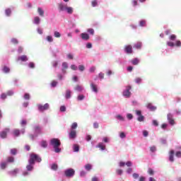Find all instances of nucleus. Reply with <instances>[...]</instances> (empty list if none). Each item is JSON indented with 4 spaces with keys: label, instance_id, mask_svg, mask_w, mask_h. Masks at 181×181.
Instances as JSON below:
<instances>
[{
    "label": "nucleus",
    "instance_id": "f257e3e1",
    "mask_svg": "<svg viewBox=\"0 0 181 181\" xmlns=\"http://www.w3.org/2000/svg\"><path fill=\"white\" fill-rule=\"evenodd\" d=\"M35 160H36L37 162H42V158L39 157V156H37V154L31 153L30 155V160H29L30 165H28L26 166L27 170L28 171L33 170V165H35Z\"/></svg>",
    "mask_w": 181,
    "mask_h": 181
},
{
    "label": "nucleus",
    "instance_id": "f03ea898",
    "mask_svg": "<svg viewBox=\"0 0 181 181\" xmlns=\"http://www.w3.org/2000/svg\"><path fill=\"white\" fill-rule=\"evenodd\" d=\"M50 145L53 146L54 151L56 153H60L62 152V148H59L60 145H62V142L59 139H52L50 140Z\"/></svg>",
    "mask_w": 181,
    "mask_h": 181
},
{
    "label": "nucleus",
    "instance_id": "7ed1b4c3",
    "mask_svg": "<svg viewBox=\"0 0 181 181\" xmlns=\"http://www.w3.org/2000/svg\"><path fill=\"white\" fill-rule=\"evenodd\" d=\"M64 173H65V176H66V177H73V176H74V175L76 173V171L73 168H69V169L66 170Z\"/></svg>",
    "mask_w": 181,
    "mask_h": 181
},
{
    "label": "nucleus",
    "instance_id": "20e7f679",
    "mask_svg": "<svg viewBox=\"0 0 181 181\" xmlns=\"http://www.w3.org/2000/svg\"><path fill=\"white\" fill-rule=\"evenodd\" d=\"M136 115H138L137 121L139 122H144L145 121V117L142 115V112L141 110H135Z\"/></svg>",
    "mask_w": 181,
    "mask_h": 181
},
{
    "label": "nucleus",
    "instance_id": "39448f33",
    "mask_svg": "<svg viewBox=\"0 0 181 181\" xmlns=\"http://www.w3.org/2000/svg\"><path fill=\"white\" fill-rule=\"evenodd\" d=\"M9 131H10L9 128H6L2 132H0V138L5 139V138L8 136V133H9Z\"/></svg>",
    "mask_w": 181,
    "mask_h": 181
},
{
    "label": "nucleus",
    "instance_id": "423d86ee",
    "mask_svg": "<svg viewBox=\"0 0 181 181\" xmlns=\"http://www.w3.org/2000/svg\"><path fill=\"white\" fill-rule=\"evenodd\" d=\"M131 88V86H128L126 87V90L123 92L124 97H127V98H129V97H131V92L129 91Z\"/></svg>",
    "mask_w": 181,
    "mask_h": 181
},
{
    "label": "nucleus",
    "instance_id": "0eeeda50",
    "mask_svg": "<svg viewBox=\"0 0 181 181\" xmlns=\"http://www.w3.org/2000/svg\"><path fill=\"white\" fill-rule=\"evenodd\" d=\"M38 110L39 111H40L41 112H43V111H46V110H47L49 107V103H45L44 105H38Z\"/></svg>",
    "mask_w": 181,
    "mask_h": 181
},
{
    "label": "nucleus",
    "instance_id": "6e6552de",
    "mask_svg": "<svg viewBox=\"0 0 181 181\" xmlns=\"http://www.w3.org/2000/svg\"><path fill=\"white\" fill-rule=\"evenodd\" d=\"M168 121L170 125H175V119H173V115L168 113L167 115Z\"/></svg>",
    "mask_w": 181,
    "mask_h": 181
},
{
    "label": "nucleus",
    "instance_id": "1a4fd4ad",
    "mask_svg": "<svg viewBox=\"0 0 181 181\" xmlns=\"http://www.w3.org/2000/svg\"><path fill=\"white\" fill-rule=\"evenodd\" d=\"M66 8H67V4H64L63 3L58 4V9L60 12H63L66 11Z\"/></svg>",
    "mask_w": 181,
    "mask_h": 181
},
{
    "label": "nucleus",
    "instance_id": "9d476101",
    "mask_svg": "<svg viewBox=\"0 0 181 181\" xmlns=\"http://www.w3.org/2000/svg\"><path fill=\"white\" fill-rule=\"evenodd\" d=\"M34 132L36 136H37V135H40V134H42V127H40V126H35L34 127Z\"/></svg>",
    "mask_w": 181,
    "mask_h": 181
},
{
    "label": "nucleus",
    "instance_id": "9b49d317",
    "mask_svg": "<svg viewBox=\"0 0 181 181\" xmlns=\"http://www.w3.org/2000/svg\"><path fill=\"white\" fill-rule=\"evenodd\" d=\"M169 160L170 162H175V151L171 150L169 152Z\"/></svg>",
    "mask_w": 181,
    "mask_h": 181
},
{
    "label": "nucleus",
    "instance_id": "f8f14e48",
    "mask_svg": "<svg viewBox=\"0 0 181 181\" xmlns=\"http://www.w3.org/2000/svg\"><path fill=\"white\" fill-rule=\"evenodd\" d=\"M77 136V132L76 130H71L69 133V139H75Z\"/></svg>",
    "mask_w": 181,
    "mask_h": 181
},
{
    "label": "nucleus",
    "instance_id": "ddd939ff",
    "mask_svg": "<svg viewBox=\"0 0 181 181\" xmlns=\"http://www.w3.org/2000/svg\"><path fill=\"white\" fill-rule=\"evenodd\" d=\"M124 50L126 53H127L128 54H131L132 53V46L131 45L125 46Z\"/></svg>",
    "mask_w": 181,
    "mask_h": 181
},
{
    "label": "nucleus",
    "instance_id": "4468645a",
    "mask_svg": "<svg viewBox=\"0 0 181 181\" xmlns=\"http://www.w3.org/2000/svg\"><path fill=\"white\" fill-rule=\"evenodd\" d=\"M68 69H69V65L66 64V62H63L62 71L64 74H66V70H67Z\"/></svg>",
    "mask_w": 181,
    "mask_h": 181
},
{
    "label": "nucleus",
    "instance_id": "2eb2a0df",
    "mask_svg": "<svg viewBox=\"0 0 181 181\" xmlns=\"http://www.w3.org/2000/svg\"><path fill=\"white\" fill-rule=\"evenodd\" d=\"M81 37L83 39V40H88L90 39V35L87 33H81Z\"/></svg>",
    "mask_w": 181,
    "mask_h": 181
},
{
    "label": "nucleus",
    "instance_id": "dca6fc26",
    "mask_svg": "<svg viewBox=\"0 0 181 181\" xmlns=\"http://www.w3.org/2000/svg\"><path fill=\"white\" fill-rule=\"evenodd\" d=\"M18 172H19V169L15 168L14 170L10 171L8 173L9 175H11V176H16Z\"/></svg>",
    "mask_w": 181,
    "mask_h": 181
},
{
    "label": "nucleus",
    "instance_id": "f3484780",
    "mask_svg": "<svg viewBox=\"0 0 181 181\" xmlns=\"http://www.w3.org/2000/svg\"><path fill=\"white\" fill-rule=\"evenodd\" d=\"M18 61H21V62H28V57L26 55H23L21 57H18Z\"/></svg>",
    "mask_w": 181,
    "mask_h": 181
},
{
    "label": "nucleus",
    "instance_id": "a211bd4d",
    "mask_svg": "<svg viewBox=\"0 0 181 181\" xmlns=\"http://www.w3.org/2000/svg\"><path fill=\"white\" fill-rule=\"evenodd\" d=\"M15 162V158L13 156H8L6 159L7 163H13Z\"/></svg>",
    "mask_w": 181,
    "mask_h": 181
},
{
    "label": "nucleus",
    "instance_id": "6ab92c4d",
    "mask_svg": "<svg viewBox=\"0 0 181 181\" xmlns=\"http://www.w3.org/2000/svg\"><path fill=\"white\" fill-rule=\"evenodd\" d=\"M90 88H92V90L94 93H98V89L97 88V85L94 84L93 83H91Z\"/></svg>",
    "mask_w": 181,
    "mask_h": 181
},
{
    "label": "nucleus",
    "instance_id": "aec40b11",
    "mask_svg": "<svg viewBox=\"0 0 181 181\" xmlns=\"http://www.w3.org/2000/svg\"><path fill=\"white\" fill-rule=\"evenodd\" d=\"M147 108H148V110H151V111H155V110H156V107L153 106L152 103H148Z\"/></svg>",
    "mask_w": 181,
    "mask_h": 181
},
{
    "label": "nucleus",
    "instance_id": "412c9836",
    "mask_svg": "<svg viewBox=\"0 0 181 181\" xmlns=\"http://www.w3.org/2000/svg\"><path fill=\"white\" fill-rule=\"evenodd\" d=\"M65 98L69 100V98H71V90H67L66 92Z\"/></svg>",
    "mask_w": 181,
    "mask_h": 181
},
{
    "label": "nucleus",
    "instance_id": "4be33fe9",
    "mask_svg": "<svg viewBox=\"0 0 181 181\" xmlns=\"http://www.w3.org/2000/svg\"><path fill=\"white\" fill-rule=\"evenodd\" d=\"M131 62L134 66H136L139 64V59H138V58H135L132 59Z\"/></svg>",
    "mask_w": 181,
    "mask_h": 181
},
{
    "label": "nucleus",
    "instance_id": "5701e85b",
    "mask_svg": "<svg viewBox=\"0 0 181 181\" xmlns=\"http://www.w3.org/2000/svg\"><path fill=\"white\" fill-rule=\"evenodd\" d=\"M67 13H69V15H71V13H73L74 12V10H73V8L72 7H69V6H66V8L65 10Z\"/></svg>",
    "mask_w": 181,
    "mask_h": 181
},
{
    "label": "nucleus",
    "instance_id": "b1692460",
    "mask_svg": "<svg viewBox=\"0 0 181 181\" xmlns=\"http://www.w3.org/2000/svg\"><path fill=\"white\" fill-rule=\"evenodd\" d=\"M7 163L5 162H2L0 164V168L1 169V170H5V169H6V166H7Z\"/></svg>",
    "mask_w": 181,
    "mask_h": 181
},
{
    "label": "nucleus",
    "instance_id": "393cba45",
    "mask_svg": "<svg viewBox=\"0 0 181 181\" xmlns=\"http://www.w3.org/2000/svg\"><path fill=\"white\" fill-rule=\"evenodd\" d=\"M13 134L14 136H19V135H21V131L19 129H16L13 130Z\"/></svg>",
    "mask_w": 181,
    "mask_h": 181
},
{
    "label": "nucleus",
    "instance_id": "a878e982",
    "mask_svg": "<svg viewBox=\"0 0 181 181\" xmlns=\"http://www.w3.org/2000/svg\"><path fill=\"white\" fill-rule=\"evenodd\" d=\"M97 148H100L101 151H105V145H104L103 143H99Z\"/></svg>",
    "mask_w": 181,
    "mask_h": 181
},
{
    "label": "nucleus",
    "instance_id": "bb28decb",
    "mask_svg": "<svg viewBox=\"0 0 181 181\" xmlns=\"http://www.w3.org/2000/svg\"><path fill=\"white\" fill-rule=\"evenodd\" d=\"M37 12H38L40 16H45V11L41 8H37Z\"/></svg>",
    "mask_w": 181,
    "mask_h": 181
},
{
    "label": "nucleus",
    "instance_id": "cd10ccee",
    "mask_svg": "<svg viewBox=\"0 0 181 181\" xmlns=\"http://www.w3.org/2000/svg\"><path fill=\"white\" fill-rule=\"evenodd\" d=\"M134 47H135V49H141V47H142V42H139L136 43L134 45Z\"/></svg>",
    "mask_w": 181,
    "mask_h": 181
},
{
    "label": "nucleus",
    "instance_id": "c85d7f7f",
    "mask_svg": "<svg viewBox=\"0 0 181 181\" xmlns=\"http://www.w3.org/2000/svg\"><path fill=\"white\" fill-rule=\"evenodd\" d=\"M77 127H78V124H77V122L72 123V124L71 126V131H74V129H76V128H77Z\"/></svg>",
    "mask_w": 181,
    "mask_h": 181
},
{
    "label": "nucleus",
    "instance_id": "c756f323",
    "mask_svg": "<svg viewBox=\"0 0 181 181\" xmlns=\"http://www.w3.org/2000/svg\"><path fill=\"white\" fill-rule=\"evenodd\" d=\"M74 90H76V91L81 92V91H83V88L80 85H76V86L75 87Z\"/></svg>",
    "mask_w": 181,
    "mask_h": 181
},
{
    "label": "nucleus",
    "instance_id": "7c9ffc66",
    "mask_svg": "<svg viewBox=\"0 0 181 181\" xmlns=\"http://www.w3.org/2000/svg\"><path fill=\"white\" fill-rule=\"evenodd\" d=\"M93 165H91V164H86L85 165V169L86 170H88V172H90V170L92 169Z\"/></svg>",
    "mask_w": 181,
    "mask_h": 181
},
{
    "label": "nucleus",
    "instance_id": "2f4dec72",
    "mask_svg": "<svg viewBox=\"0 0 181 181\" xmlns=\"http://www.w3.org/2000/svg\"><path fill=\"white\" fill-rule=\"evenodd\" d=\"M41 146L42 148H47V141L43 140L42 141H41Z\"/></svg>",
    "mask_w": 181,
    "mask_h": 181
},
{
    "label": "nucleus",
    "instance_id": "473e14b6",
    "mask_svg": "<svg viewBox=\"0 0 181 181\" xmlns=\"http://www.w3.org/2000/svg\"><path fill=\"white\" fill-rule=\"evenodd\" d=\"M80 151V147L77 144L74 145V152H78Z\"/></svg>",
    "mask_w": 181,
    "mask_h": 181
},
{
    "label": "nucleus",
    "instance_id": "72a5a7b5",
    "mask_svg": "<svg viewBox=\"0 0 181 181\" xmlns=\"http://www.w3.org/2000/svg\"><path fill=\"white\" fill-rule=\"evenodd\" d=\"M139 26H141V27L146 26V21L145 20L140 21Z\"/></svg>",
    "mask_w": 181,
    "mask_h": 181
},
{
    "label": "nucleus",
    "instance_id": "f704fd0d",
    "mask_svg": "<svg viewBox=\"0 0 181 181\" xmlns=\"http://www.w3.org/2000/svg\"><path fill=\"white\" fill-rule=\"evenodd\" d=\"M34 22L36 25H39L40 23V18L37 16L35 17Z\"/></svg>",
    "mask_w": 181,
    "mask_h": 181
},
{
    "label": "nucleus",
    "instance_id": "c9c22d12",
    "mask_svg": "<svg viewBox=\"0 0 181 181\" xmlns=\"http://www.w3.org/2000/svg\"><path fill=\"white\" fill-rule=\"evenodd\" d=\"M3 71L4 73H9V71H11V69H9V67L5 66L3 68Z\"/></svg>",
    "mask_w": 181,
    "mask_h": 181
},
{
    "label": "nucleus",
    "instance_id": "e433bc0d",
    "mask_svg": "<svg viewBox=\"0 0 181 181\" xmlns=\"http://www.w3.org/2000/svg\"><path fill=\"white\" fill-rule=\"evenodd\" d=\"M148 175H151V176H153L155 175V171H153L152 168H148Z\"/></svg>",
    "mask_w": 181,
    "mask_h": 181
},
{
    "label": "nucleus",
    "instance_id": "4c0bfd02",
    "mask_svg": "<svg viewBox=\"0 0 181 181\" xmlns=\"http://www.w3.org/2000/svg\"><path fill=\"white\" fill-rule=\"evenodd\" d=\"M86 97L84 96V95H79L77 97V100L78 101H83V100H84Z\"/></svg>",
    "mask_w": 181,
    "mask_h": 181
},
{
    "label": "nucleus",
    "instance_id": "58836bf2",
    "mask_svg": "<svg viewBox=\"0 0 181 181\" xmlns=\"http://www.w3.org/2000/svg\"><path fill=\"white\" fill-rule=\"evenodd\" d=\"M5 12L7 16H11V13H12V11H11V8L6 9Z\"/></svg>",
    "mask_w": 181,
    "mask_h": 181
},
{
    "label": "nucleus",
    "instance_id": "ea45409f",
    "mask_svg": "<svg viewBox=\"0 0 181 181\" xmlns=\"http://www.w3.org/2000/svg\"><path fill=\"white\" fill-rule=\"evenodd\" d=\"M54 37H61L62 34H60V33H59L58 31H55L54 33Z\"/></svg>",
    "mask_w": 181,
    "mask_h": 181
},
{
    "label": "nucleus",
    "instance_id": "a19ab883",
    "mask_svg": "<svg viewBox=\"0 0 181 181\" xmlns=\"http://www.w3.org/2000/svg\"><path fill=\"white\" fill-rule=\"evenodd\" d=\"M11 155H16V153H18V150H16V148H12L11 149Z\"/></svg>",
    "mask_w": 181,
    "mask_h": 181
},
{
    "label": "nucleus",
    "instance_id": "79ce46f5",
    "mask_svg": "<svg viewBox=\"0 0 181 181\" xmlns=\"http://www.w3.org/2000/svg\"><path fill=\"white\" fill-rule=\"evenodd\" d=\"M57 168H58V165L56 163L52 164L51 166V169H52V170H56Z\"/></svg>",
    "mask_w": 181,
    "mask_h": 181
},
{
    "label": "nucleus",
    "instance_id": "37998d69",
    "mask_svg": "<svg viewBox=\"0 0 181 181\" xmlns=\"http://www.w3.org/2000/svg\"><path fill=\"white\" fill-rule=\"evenodd\" d=\"M91 5L92 6L95 7L97 6V5H98V2H97V0H93L91 2Z\"/></svg>",
    "mask_w": 181,
    "mask_h": 181
},
{
    "label": "nucleus",
    "instance_id": "c03bdc74",
    "mask_svg": "<svg viewBox=\"0 0 181 181\" xmlns=\"http://www.w3.org/2000/svg\"><path fill=\"white\" fill-rule=\"evenodd\" d=\"M78 69L80 70V71H84V70H86V67L84 66V65H79Z\"/></svg>",
    "mask_w": 181,
    "mask_h": 181
},
{
    "label": "nucleus",
    "instance_id": "a18cd8bd",
    "mask_svg": "<svg viewBox=\"0 0 181 181\" xmlns=\"http://www.w3.org/2000/svg\"><path fill=\"white\" fill-rule=\"evenodd\" d=\"M47 42H53V37H52L50 35L47 36Z\"/></svg>",
    "mask_w": 181,
    "mask_h": 181
},
{
    "label": "nucleus",
    "instance_id": "49530a36",
    "mask_svg": "<svg viewBox=\"0 0 181 181\" xmlns=\"http://www.w3.org/2000/svg\"><path fill=\"white\" fill-rule=\"evenodd\" d=\"M59 110L61 112H66V106L64 105L61 106Z\"/></svg>",
    "mask_w": 181,
    "mask_h": 181
},
{
    "label": "nucleus",
    "instance_id": "de8ad7c7",
    "mask_svg": "<svg viewBox=\"0 0 181 181\" xmlns=\"http://www.w3.org/2000/svg\"><path fill=\"white\" fill-rule=\"evenodd\" d=\"M24 98L25 100H30V95L29 93H25Z\"/></svg>",
    "mask_w": 181,
    "mask_h": 181
},
{
    "label": "nucleus",
    "instance_id": "09e8293b",
    "mask_svg": "<svg viewBox=\"0 0 181 181\" xmlns=\"http://www.w3.org/2000/svg\"><path fill=\"white\" fill-rule=\"evenodd\" d=\"M87 32H88V33H90V35H94V29H93V28H89V29H88V30H87Z\"/></svg>",
    "mask_w": 181,
    "mask_h": 181
},
{
    "label": "nucleus",
    "instance_id": "8fccbe9b",
    "mask_svg": "<svg viewBox=\"0 0 181 181\" xmlns=\"http://www.w3.org/2000/svg\"><path fill=\"white\" fill-rule=\"evenodd\" d=\"M122 173H123V171L121 169L116 170L117 175H122Z\"/></svg>",
    "mask_w": 181,
    "mask_h": 181
},
{
    "label": "nucleus",
    "instance_id": "3c124183",
    "mask_svg": "<svg viewBox=\"0 0 181 181\" xmlns=\"http://www.w3.org/2000/svg\"><path fill=\"white\" fill-rule=\"evenodd\" d=\"M175 46H177V47H180V46H181V42H180V40H177V41L175 42Z\"/></svg>",
    "mask_w": 181,
    "mask_h": 181
},
{
    "label": "nucleus",
    "instance_id": "603ef678",
    "mask_svg": "<svg viewBox=\"0 0 181 181\" xmlns=\"http://www.w3.org/2000/svg\"><path fill=\"white\" fill-rule=\"evenodd\" d=\"M151 152H156V147L155 146H153L150 147Z\"/></svg>",
    "mask_w": 181,
    "mask_h": 181
},
{
    "label": "nucleus",
    "instance_id": "864d4df0",
    "mask_svg": "<svg viewBox=\"0 0 181 181\" xmlns=\"http://www.w3.org/2000/svg\"><path fill=\"white\" fill-rule=\"evenodd\" d=\"M167 45H168V46H170V47H175V43H173V42H168Z\"/></svg>",
    "mask_w": 181,
    "mask_h": 181
},
{
    "label": "nucleus",
    "instance_id": "5fc2aeb1",
    "mask_svg": "<svg viewBox=\"0 0 181 181\" xmlns=\"http://www.w3.org/2000/svg\"><path fill=\"white\" fill-rule=\"evenodd\" d=\"M117 119H119V121H124V117L122 116H121V115H118L117 116Z\"/></svg>",
    "mask_w": 181,
    "mask_h": 181
},
{
    "label": "nucleus",
    "instance_id": "6e6d98bb",
    "mask_svg": "<svg viewBox=\"0 0 181 181\" xmlns=\"http://www.w3.org/2000/svg\"><path fill=\"white\" fill-rule=\"evenodd\" d=\"M26 124H28V122L25 119L21 120V125H22V127H23L24 125H26Z\"/></svg>",
    "mask_w": 181,
    "mask_h": 181
},
{
    "label": "nucleus",
    "instance_id": "4d7b16f0",
    "mask_svg": "<svg viewBox=\"0 0 181 181\" xmlns=\"http://www.w3.org/2000/svg\"><path fill=\"white\" fill-rule=\"evenodd\" d=\"M132 2L133 6H136V5H138V0H132Z\"/></svg>",
    "mask_w": 181,
    "mask_h": 181
},
{
    "label": "nucleus",
    "instance_id": "13d9d810",
    "mask_svg": "<svg viewBox=\"0 0 181 181\" xmlns=\"http://www.w3.org/2000/svg\"><path fill=\"white\" fill-rule=\"evenodd\" d=\"M141 81H142V79H141V78H136L135 82H136L137 84H139V83H141Z\"/></svg>",
    "mask_w": 181,
    "mask_h": 181
},
{
    "label": "nucleus",
    "instance_id": "bf43d9fd",
    "mask_svg": "<svg viewBox=\"0 0 181 181\" xmlns=\"http://www.w3.org/2000/svg\"><path fill=\"white\" fill-rule=\"evenodd\" d=\"M175 156H176L177 158H181V151H177V152L175 153Z\"/></svg>",
    "mask_w": 181,
    "mask_h": 181
},
{
    "label": "nucleus",
    "instance_id": "052dcab7",
    "mask_svg": "<svg viewBox=\"0 0 181 181\" xmlns=\"http://www.w3.org/2000/svg\"><path fill=\"white\" fill-rule=\"evenodd\" d=\"M52 87H56L57 86V81H53L51 83Z\"/></svg>",
    "mask_w": 181,
    "mask_h": 181
},
{
    "label": "nucleus",
    "instance_id": "680f3d73",
    "mask_svg": "<svg viewBox=\"0 0 181 181\" xmlns=\"http://www.w3.org/2000/svg\"><path fill=\"white\" fill-rule=\"evenodd\" d=\"M89 71H90V73H94V71H95V66L90 67Z\"/></svg>",
    "mask_w": 181,
    "mask_h": 181
},
{
    "label": "nucleus",
    "instance_id": "e2e57ef3",
    "mask_svg": "<svg viewBox=\"0 0 181 181\" xmlns=\"http://www.w3.org/2000/svg\"><path fill=\"white\" fill-rule=\"evenodd\" d=\"M12 43H13L14 45H18V40H16V38H13L11 40Z\"/></svg>",
    "mask_w": 181,
    "mask_h": 181
},
{
    "label": "nucleus",
    "instance_id": "0e129e2a",
    "mask_svg": "<svg viewBox=\"0 0 181 181\" xmlns=\"http://www.w3.org/2000/svg\"><path fill=\"white\" fill-rule=\"evenodd\" d=\"M7 95H8L6 94V93H2L1 95V100H5V98H6V96H7Z\"/></svg>",
    "mask_w": 181,
    "mask_h": 181
},
{
    "label": "nucleus",
    "instance_id": "69168bd1",
    "mask_svg": "<svg viewBox=\"0 0 181 181\" xmlns=\"http://www.w3.org/2000/svg\"><path fill=\"white\" fill-rule=\"evenodd\" d=\"M58 64H59V62H57V61H54L52 62L53 67H57Z\"/></svg>",
    "mask_w": 181,
    "mask_h": 181
},
{
    "label": "nucleus",
    "instance_id": "338daca9",
    "mask_svg": "<svg viewBox=\"0 0 181 181\" xmlns=\"http://www.w3.org/2000/svg\"><path fill=\"white\" fill-rule=\"evenodd\" d=\"M175 39H176V35H171L170 36V40H175Z\"/></svg>",
    "mask_w": 181,
    "mask_h": 181
},
{
    "label": "nucleus",
    "instance_id": "774afa93",
    "mask_svg": "<svg viewBox=\"0 0 181 181\" xmlns=\"http://www.w3.org/2000/svg\"><path fill=\"white\" fill-rule=\"evenodd\" d=\"M86 141L88 142L90 141H91V136L90 135H86Z\"/></svg>",
    "mask_w": 181,
    "mask_h": 181
}]
</instances>
